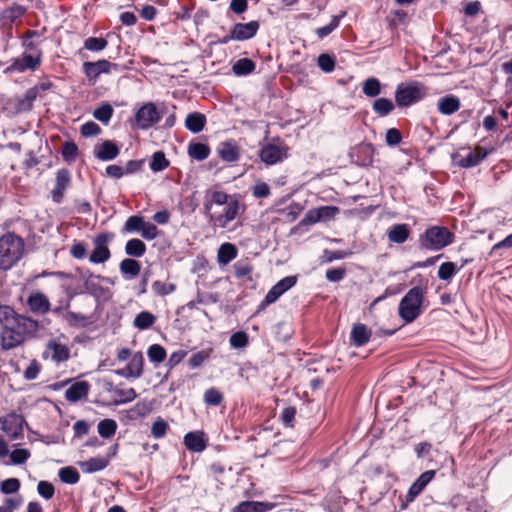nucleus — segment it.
<instances>
[{"label": "nucleus", "instance_id": "nucleus-61", "mask_svg": "<svg viewBox=\"0 0 512 512\" xmlns=\"http://www.w3.org/2000/svg\"><path fill=\"white\" fill-rule=\"evenodd\" d=\"M36 99V93L34 90L30 89L26 92L24 97L20 99L17 103V108L20 111H28L32 108L33 102Z\"/></svg>", "mask_w": 512, "mask_h": 512}, {"label": "nucleus", "instance_id": "nucleus-60", "mask_svg": "<svg viewBox=\"0 0 512 512\" xmlns=\"http://www.w3.org/2000/svg\"><path fill=\"white\" fill-rule=\"evenodd\" d=\"M229 343L232 348H244L248 344V336L243 331L235 332L230 336Z\"/></svg>", "mask_w": 512, "mask_h": 512}, {"label": "nucleus", "instance_id": "nucleus-24", "mask_svg": "<svg viewBox=\"0 0 512 512\" xmlns=\"http://www.w3.org/2000/svg\"><path fill=\"white\" fill-rule=\"evenodd\" d=\"M219 157L225 162H235L239 159L240 150L233 141L221 142L217 147Z\"/></svg>", "mask_w": 512, "mask_h": 512}, {"label": "nucleus", "instance_id": "nucleus-10", "mask_svg": "<svg viewBox=\"0 0 512 512\" xmlns=\"http://www.w3.org/2000/svg\"><path fill=\"white\" fill-rule=\"evenodd\" d=\"M26 423L22 415L11 413L0 417L2 431L12 440H17L23 435V427Z\"/></svg>", "mask_w": 512, "mask_h": 512}, {"label": "nucleus", "instance_id": "nucleus-13", "mask_svg": "<svg viewBox=\"0 0 512 512\" xmlns=\"http://www.w3.org/2000/svg\"><path fill=\"white\" fill-rule=\"evenodd\" d=\"M239 211L240 203L238 200L234 199L225 205L223 213L219 215H212L211 220L214 222V225L220 228H226L231 221L236 219Z\"/></svg>", "mask_w": 512, "mask_h": 512}, {"label": "nucleus", "instance_id": "nucleus-12", "mask_svg": "<svg viewBox=\"0 0 512 512\" xmlns=\"http://www.w3.org/2000/svg\"><path fill=\"white\" fill-rule=\"evenodd\" d=\"M259 157L266 165L277 164L287 157V147L268 143L260 149Z\"/></svg>", "mask_w": 512, "mask_h": 512}, {"label": "nucleus", "instance_id": "nucleus-33", "mask_svg": "<svg viewBox=\"0 0 512 512\" xmlns=\"http://www.w3.org/2000/svg\"><path fill=\"white\" fill-rule=\"evenodd\" d=\"M120 272L126 279H132L139 275L141 266L140 263L131 258H125L120 262Z\"/></svg>", "mask_w": 512, "mask_h": 512}, {"label": "nucleus", "instance_id": "nucleus-43", "mask_svg": "<svg viewBox=\"0 0 512 512\" xmlns=\"http://www.w3.org/2000/svg\"><path fill=\"white\" fill-rule=\"evenodd\" d=\"M362 92L370 98L377 97L381 94V83L375 77H370L363 82Z\"/></svg>", "mask_w": 512, "mask_h": 512}, {"label": "nucleus", "instance_id": "nucleus-64", "mask_svg": "<svg viewBox=\"0 0 512 512\" xmlns=\"http://www.w3.org/2000/svg\"><path fill=\"white\" fill-rule=\"evenodd\" d=\"M38 494L46 500H50L55 493V488L52 483L48 481H40L37 485Z\"/></svg>", "mask_w": 512, "mask_h": 512}, {"label": "nucleus", "instance_id": "nucleus-18", "mask_svg": "<svg viewBox=\"0 0 512 512\" xmlns=\"http://www.w3.org/2000/svg\"><path fill=\"white\" fill-rule=\"evenodd\" d=\"M118 145L111 141L105 140L94 148V156L102 161H111L119 155Z\"/></svg>", "mask_w": 512, "mask_h": 512}, {"label": "nucleus", "instance_id": "nucleus-39", "mask_svg": "<svg viewBox=\"0 0 512 512\" xmlns=\"http://www.w3.org/2000/svg\"><path fill=\"white\" fill-rule=\"evenodd\" d=\"M210 154L208 145L200 142L190 143L188 146V155L197 161L205 160Z\"/></svg>", "mask_w": 512, "mask_h": 512}, {"label": "nucleus", "instance_id": "nucleus-27", "mask_svg": "<svg viewBox=\"0 0 512 512\" xmlns=\"http://www.w3.org/2000/svg\"><path fill=\"white\" fill-rule=\"evenodd\" d=\"M21 335L26 339L27 336H33L38 330V322L29 317L18 315L14 321Z\"/></svg>", "mask_w": 512, "mask_h": 512}, {"label": "nucleus", "instance_id": "nucleus-42", "mask_svg": "<svg viewBox=\"0 0 512 512\" xmlns=\"http://www.w3.org/2000/svg\"><path fill=\"white\" fill-rule=\"evenodd\" d=\"M156 321V317L149 311H141L134 318L133 324L139 330L149 329Z\"/></svg>", "mask_w": 512, "mask_h": 512}, {"label": "nucleus", "instance_id": "nucleus-11", "mask_svg": "<svg viewBox=\"0 0 512 512\" xmlns=\"http://www.w3.org/2000/svg\"><path fill=\"white\" fill-rule=\"evenodd\" d=\"M118 65L111 63L108 60L102 59L96 62H84L83 64V72L88 78V80L95 84L97 78L101 74H109L112 70H117Z\"/></svg>", "mask_w": 512, "mask_h": 512}, {"label": "nucleus", "instance_id": "nucleus-14", "mask_svg": "<svg viewBox=\"0 0 512 512\" xmlns=\"http://www.w3.org/2000/svg\"><path fill=\"white\" fill-rule=\"evenodd\" d=\"M259 27L258 21L236 23L231 29V38H234V41L249 40L257 34Z\"/></svg>", "mask_w": 512, "mask_h": 512}, {"label": "nucleus", "instance_id": "nucleus-30", "mask_svg": "<svg viewBox=\"0 0 512 512\" xmlns=\"http://www.w3.org/2000/svg\"><path fill=\"white\" fill-rule=\"evenodd\" d=\"M206 124V117L200 112L189 113L185 120V127L192 133H199Z\"/></svg>", "mask_w": 512, "mask_h": 512}, {"label": "nucleus", "instance_id": "nucleus-2", "mask_svg": "<svg viewBox=\"0 0 512 512\" xmlns=\"http://www.w3.org/2000/svg\"><path fill=\"white\" fill-rule=\"evenodd\" d=\"M424 295V288L415 286L401 299L398 306V314L405 323H412L421 315Z\"/></svg>", "mask_w": 512, "mask_h": 512}, {"label": "nucleus", "instance_id": "nucleus-63", "mask_svg": "<svg viewBox=\"0 0 512 512\" xmlns=\"http://www.w3.org/2000/svg\"><path fill=\"white\" fill-rule=\"evenodd\" d=\"M168 430V424L163 419L156 420L151 427V435L155 439L163 438Z\"/></svg>", "mask_w": 512, "mask_h": 512}, {"label": "nucleus", "instance_id": "nucleus-53", "mask_svg": "<svg viewBox=\"0 0 512 512\" xmlns=\"http://www.w3.org/2000/svg\"><path fill=\"white\" fill-rule=\"evenodd\" d=\"M145 223V220L141 216L133 215L128 217V219L125 222L124 230L126 232H141L143 225Z\"/></svg>", "mask_w": 512, "mask_h": 512}, {"label": "nucleus", "instance_id": "nucleus-54", "mask_svg": "<svg viewBox=\"0 0 512 512\" xmlns=\"http://www.w3.org/2000/svg\"><path fill=\"white\" fill-rule=\"evenodd\" d=\"M61 154L65 161L73 162L78 155V147L74 142L67 141L62 145Z\"/></svg>", "mask_w": 512, "mask_h": 512}, {"label": "nucleus", "instance_id": "nucleus-4", "mask_svg": "<svg viewBox=\"0 0 512 512\" xmlns=\"http://www.w3.org/2000/svg\"><path fill=\"white\" fill-rule=\"evenodd\" d=\"M427 95L426 87L419 82L400 83L395 90V101L398 107H410Z\"/></svg>", "mask_w": 512, "mask_h": 512}, {"label": "nucleus", "instance_id": "nucleus-37", "mask_svg": "<svg viewBox=\"0 0 512 512\" xmlns=\"http://www.w3.org/2000/svg\"><path fill=\"white\" fill-rule=\"evenodd\" d=\"M394 108L395 105L392 100L384 97L377 98L372 104L374 113L379 117H385L389 115L394 110Z\"/></svg>", "mask_w": 512, "mask_h": 512}, {"label": "nucleus", "instance_id": "nucleus-40", "mask_svg": "<svg viewBox=\"0 0 512 512\" xmlns=\"http://www.w3.org/2000/svg\"><path fill=\"white\" fill-rule=\"evenodd\" d=\"M113 393L116 396L113 404L116 406L132 402L137 397V393L133 388L121 389L116 387L113 389Z\"/></svg>", "mask_w": 512, "mask_h": 512}, {"label": "nucleus", "instance_id": "nucleus-17", "mask_svg": "<svg viewBox=\"0 0 512 512\" xmlns=\"http://www.w3.org/2000/svg\"><path fill=\"white\" fill-rule=\"evenodd\" d=\"M1 340L2 348L9 350L20 345L25 339L17 327L12 324L2 327Z\"/></svg>", "mask_w": 512, "mask_h": 512}, {"label": "nucleus", "instance_id": "nucleus-28", "mask_svg": "<svg viewBox=\"0 0 512 512\" xmlns=\"http://www.w3.org/2000/svg\"><path fill=\"white\" fill-rule=\"evenodd\" d=\"M460 100L455 95H446L438 100V111L443 115H451L459 110Z\"/></svg>", "mask_w": 512, "mask_h": 512}, {"label": "nucleus", "instance_id": "nucleus-6", "mask_svg": "<svg viewBox=\"0 0 512 512\" xmlns=\"http://www.w3.org/2000/svg\"><path fill=\"white\" fill-rule=\"evenodd\" d=\"M114 234L104 232L97 234L93 239L94 249L89 256V261L93 264H102L108 261L111 257V252L108 248V243L112 241Z\"/></svg>", "mask_w": 512, "mask_h": 512}, {"label": "nucleus", "instance_id": "nucleus-44", "mask_svg": "<svg viewBox=\"0 0 512 512\" xmlns=\"http://www.w3.org/2000/svg\"><path fill=\"white\" fill-rule=\"evenodd\" d=\"M97 430L102 438H110L116 433L117 423L110 418L103 419L98 423Z\"/></svg>", "mask_w": 512, "mask_h": 512}, {"label": "nucleus", "instance_id": "nucleus-16", "mask_svg": "<svg viewBox=\"0 0 512 512\" xmlns=\"http://www.w3.org/2000/svg\"><path fill=\"white\" fill-rule=\"evenodd\" d=\"M71 182V174L68 169H59L56 173L55 186L51 191L52 200L59 204L62 202L64 192Z\"/></svg>", "mask_w": 512, "mask_h": 512}, {"label": "nucleus", "instance_id": "nucleus-5", "mask_svg": "<svg viewBox=\"0 0 512 512\" xmlns=\"http://www.w3.org/2000/svg\"><path fill=\"white\" fill-rule=\"evenodd\" d=\"M42 63V52L32 55L23 52L21 56L13 58L10 65L4 70L5 74L24 73L28 70L36 71Z\"/></svg>", "mask_w": 512, "mask_h": 512}, {"label": "nucleus", "instance_id": "nucleus-55", "mask_svg": "<svg viewBox=\"0 0 512 512\" xmlns=\"http://www.w3.org/2000/svg\"><path fill=\"white\" fill-rule=\"evenodd\" d=\"M211 352L212 349L209 348L207 350H202L192 354L188 361L190 368L195 369L200 367L204 363V361L210 357Z\"/></svg>", "mask_w": 512, "mask_h": 512}, {"label": "nucleus", "instance_id": "nucleus-41", "mask_svg": "<svg viewBox=\"0 0 512 512\" xmlns=\"http://www.w3.org/2000/svg\"><path fill=\"white\" fill-rule=\"evenodd\" d=\"M146 252V245L140 239L134 238L126 242L125 253L131 257H142Z\"/></svg>", "mask_w": 512, "mask_h": 512}, {"label": "nucleus", "instance_id": "nucleus-56", "mask_svg": "<svg viewBox=\"0 0 512 512\" xmlns=\"http://www.w3.org/2000/svg\"><path fill=\"white\" fill-rule=\"evenodd\" d=\"M143 363V355L141 352H138L130 358L127 366L134 372V375L141 377L143 372Z\"/></svg>", "mask_w": 512, "mask_h": 512}, {"label": "nucleus", "instance_id": "nucleus-48", "mask_svg": "<svg viewBox=\"0 0 512 512\" xmlns=\"http://www.w3.org/2000/svg\"><path fill=\"white\" fill-rule=\"evenodd\" d=\"M18 314L8 305H0V324L2 327L14 324Z\"/></svg>", "mask_w": 512, "mask_h": 512}, {"label": "nucleus", "instance_id": "nucleus-51", "mask_svg": "<svg viewBox=\"0 0 512 512\" xmlns=\"http://www.w3.org/2000/svg\"><path fill=\"white\" fill-rule=\"evenodd\" d=\"M457 267L453 262H444L439 266L438 278L443 281H450L456 274Z\"/></svg>", "mask_w": 512, "mask_h": 512}, {"label": "nucleus", "instance_id": "nucleus-45", "mask_svg": "<svg viewBox=\"0 0 512 512\" xmlns=\"http://www.w3.org/2000/svg\"><path fill=\"white\" fill-rule=\"evenodd\" d=\"M58 476L63 483L70 485L76 484L80 479L79 472L72 466L61 468L58 472Z\"/></svg>", "mask_w": 512, "mask_h": 512}, {"label": "nucleus", "instance_id": "nucleus-7", "mask_svg": "<svg viewBox=\"0 0 512 512\" xmlns=\"http://www.w3.org/2000/svg\"><path fill=\"white\" fill-rule=\"evenodd\" d=\"M339 212L340 209L337 206H321L310 209L299 222V225L310 226L318 222H327L334 219Z\"/></svg>", "mask_w": 512, "mask_h": 512}, {"label": "nucleus", "instance_id": "nucleus-59", "mask_svg": "<svg viewBox=\"0 0 512 512\" xmlns=\"http://www.w3.org/2000/svg\"><path fill=\"white\" fill-rule=\"evenodd\" d=\"M176 289L174 284L164 283L161 281H154L152 283V290L156 295L166 296L173 293Z\"/></svg>", "mask_w": 512, "mask_h": 512}, {"label": "nucleus", "instance_id": "nucleus-62", "mask_svg": "<svg viewBox=\"0 0 512 512\" xmlns=\"http://www.w3.org/2000/svg\"><path fill=\"white\" fill-rule=\"evenodd\" d=\"M20 489V481L17 478H8L0 483V490L4 494H13Z\"/></svg>", "mask_w": 512, "mask_h": 512}, {"label": "nucleus", "instance_id": "nucleus-47", "mask_svg": "<svg viewBox=\"0 0 512 512\" xmlns=\"http://www.w3.org/2000/svg\"><path fill=\"white\" fill-rule=\"evenodd\" d=\"M147 356L150 362L159 364L165 360L167 353L165 348L160 344H152L147 350Z\"/></svg>", "mask_w": 512, "mask_h": 512}, {"label": "nucleus", "instance_id": "nucleus-36", "mask_svg": "<svg viewBox=\"0 0 512 512\" xmlns=\"http://www.w3.org/2000/svg\"><path fill=\"white\" fill-rule=\"evenodd\" d=\"M39 37V33L36 30H28L24 33L21 38V46L27 51L32 52V55H37V52H42L38 47V44L33 41V38Z\"/></svg>", "mask_w": 512, "mask_h": 512}, {"label": "nucleus", "instance_id": "nucleus-20", "mask_svg": "<svg viewBox=\"0 0 512 512\" xmlns=\"http://www.w3.org/2000/svg\"><path fill=\"white\" fill-rule=\"evenodd\" d=\"M51 354V359L55 363H62L69 359L70 357V350L65 345L60 343L58 340H50L47 343V351Z\"/></svg>", "mask_w": 512, "mask_h": 512}, {"label": "nucleus", "instance_id": "nucleus-35", "mask_svg": "<svg viewBox=\"0 0 512 512\" xmlns=\"http://www.w3.org/2000/svg\"><path fill=\"white\" fill-rule=\"evenodd\" d=\"M26 11L27 8L25 6L13 4L2 11L1 17L4 21H7L10 24H12L18 19L22 18Z\"/></svg>", "mask_w": 512, "mask_h": 512}, {"label": "nucleus", "instance_id": "nucleus-1", "mask_svg": "<svg viewBox=\"0 0 512 512\" xmlns=\"http://www.w3.org/2000/svg\"><path fill=\"white\" fill-rule=\"evenodd\" d=\"M24 241L14 233L0 238V269L9 270L16 265L24 254Z\"/></svg>", "mask_w": 512, "mask_h": 512}, {"label": "nucleus", "instance_id": "nucleus-22", "mask_svg": "<svg viewBox=\"0 0 512 512\" xmlns=\"http://www.w3.org/2000/svg\"><path fill=\"white\" fill-rule=\"evenodd\" d=\"M275 507L274 503L262 501H242L232 512H268Z\"/></svg>", "mask_w": 512, "mask_h": 512}, {"label": "nucleus", "instance_id": "nucleus-15", "mask_svg": "<svg viewBox=\"0 0 512 512\" xmlns=\"http://www.w3.org/2000/svg\"><path fill=\"white\" fill-rule=\"evenodd\" d=\"M435 474L436 472L434 470H427L420 474V476L410 486L406 495V501L413 502L434 479Z\"/></svg>", "mask_w": 512, "mask_h": 512}, {"label": "nucleus", "instance_id": "nucleus-32", "mask_svg": "<svg viewBox=\"0 0 512 512\" xmlns=\"http://www.w3.org/2000/svg\"><path fill=\"white\" fill-rule=\"evenodd\" d=\"M109 464V460L104 457H93L86 461L80 462L79 466L84 473H94L105 469Z\"/></svg>", "mask_w": 512, "mask_h": 512}, {"label": "nucleus", "instance_id": "nucleus-26", "mask_svg": "<svg viewBox=\"0 0 512 512\" xmlns=\"http://www.w3.org/2000/svg\"><path fill=\"white\" fill-rule=\"evenodd\" d=\"M488 155V151L481 146H477L474 150H471L465 157H463L459 166L463 168H471L477 166L481 161H483Z\"/></svg>", "mask_w": 512, "mask_h": 512}, {"label": "nucleus", "instance_id": "nucleus-50", "mask_svg": "<svg viewBox=\"0 0 512 512\" xmlns=\"http://www.w3.org/2000/svg\"><path fill=\"white\" fill-rule=\"evenodd\" d=\"M169 166V161L166 159L165 154L161 151L155 152L150 162V169L153 172H160Z\"/></svg>", "mask_w": 512, "mask_h": 512}, {"label": "nucleus", "instance_id": "nucleus-23", "mask_svg": "<svg viewBox=\"0 0 512 512\" xmlns=\"http://www.w3.org/2000/svg\"><path fill=\"white\" fill-rule=\"evenodd\" d=\"M371 337V330L362 323L355 324L352 327L350 340L355 347H362L367 344Z\"/></svg>", "mask_w": 512, "mask_h": 512}, {"label": "nucleus", "instance_id": "nucleus-9", "mask_svg": "<svg viewBox=\"0 0 512 512\" xmlns=\"http://www.w3.org/2000/svg\"><path fill=\"white\" fill-rule=\"evenodd\" d=\"M297 283V276H286L278 281L266 294L260 303L258 310L265 309L270 304L276 302L286 291L294 287Z\"/></svg>", "mask_w": 512, "mask_h": 512}, {"label": "nucleus", "instance_id": "nucleus-52", "mask_svg": "<svg viewBox=\"0 0 512 512\" xmlns=\"http://www.w3.org/2000/svg\"><path fill=\"white\" fill-rule=\"evenodd\" d=\"M222 401H223V395L218 389L211 387L205 391L204 402L207 405L218 406L221 404Z\"/></svg>", "mask_w": 512, "mask_h": 512}, {"label": "nucleus", "instance_id": "nucleus-49", "mask_svg": "<svg viewBox=\"0 0 512 512\" xmlns=\"http://www.w3.org/2000/svg\"><path fill=\"white\" fill-rule=\"evenodd\" d=\"M107 45V40L102 37H89L84 41V48L92 52L102 51L107 47Z\"/></svg>", "mask_w": 512, "mask_h": 512}, {"label": "nucleus", "instance_id": "nucleus-8", "mask_svg": "<svg viewBox=\"0 0 512 512\" xmlns=\"http://www.w3.org/2000/svg\"><path fill=\"white\" fill-rule=\"evenodd\" d=\"M161 115L154 103L148 102L140 107L135 113V123L137 128L148 130L159 122Z\"/></svg>", "mask_w": 512, "mask_h": 512}, {"label": "nucleus", "instance_id": "nucleus-38", "mask_svg": "<svg viewBox=\"0 0 512 512\" xmlns=\"http://www.w3.org/2000/svg\"><path fill=\"white\" fill-rule=\"evenodd\" d=\"M237 256V249L231 243H224L218 249L217 259L220 264L226 265L235 259Z\"/></svg>", "mask_w": 512, "mask_h": 512}, {"label": "nucleus", "instance_id": "nucleus-46", "mask_svg": "<svg viewBox=\"0 0 512 512\" xmlns=\"http://www.w3.org/2000/svg\"><path fill=\"white\" fill-rule=\"evenodd\" d=\"M114 109L109 103H104L93 112V116L96 120L103 124H108L113 116Z\"/></svg>", "mask_w": 512, "mask_h": 512}, {"label": "nucleus", "instance_id": "nucleus-29", "mask_svg": "<svg viewBox=\"0 0 512 512\" xmlns=\"http://www.w3.org/2000/svg\"><path fill=\"white\" fill-rule=\"evenodd\" d=\"M410 234L407 224H395L387 232V237L390 242L396 244L404 243Z\"/></svg>", "mask_w": 512, "mask_h": 512}, {"label": "nucleus", "instance_id": "nucleus-25", "mask_svg": "<svg viewBox=\"0 0 512 512\" xmlns=\"http://www.w3.org/2000/svg\"><path fill=\"white\" fill-rule=\"evenodd\" d=\"M27 304L34 313L46 314L50 310V302L46 295L37 292L28 297Z\"/></svg>", "mask_w": 512, "mask_h": 512}, {"label": "nucleus", "instance_id": "nucleus-31", "mask_svg": "<svg viewBox=\"0 0 512 512\" xmlns=\"http://www.w3.org/2000/svg\"><path fill=\"white\" fill-rule=\"evenodd\" d=\"M256 63L249 58H240L232 65V72L237 77L250 75L254 72Z\"/></svg>", "mask_w": 512, "mask_h": 512}, {"label": "nucleus", "instance_id": "nucleus-58", "mask_svg": "<svg viewBox=\"0 0 512 512\" xmlns=\"http://www.w3.org/2000/svg\"><path fill=\"white\" fill-rule=\"evenodd\" d=\"M30 452L27 449L19 448L10 453V462L13 465L24 464L30 458Z\"/></svg>", "mask_w": 512, "mask_h": 512}, {"label": "nucleus", "instance_id": "nucleus-21", "mask_svg": "<svg viewBox=\"0 0 512 512\" xmlns=\"http://www.w3.org/2000/svg\"><path fill=\"white\" fill-rule=\"evenodd\" d=\"M184 445L191 451L200 453L205 450L207 443L203 432H189L184 436Z\"/></svg>", "mask_w": 512, "mask_h": 512}, {"label": "nucleus", "instance_id": "nucleus-19", "mask_svg": "<svg viewBox=\"0 0 512 512\" xmlns=\"http://www.w3.org/2000/svg\"><path fill=\"white\" fill-rule=\"evenodd\" d=\"M90 384L87 381H77L73 383L66 391L65 398L69 402L76 403L86 399L89 393Z\"/></svg>", "mask_w": 512, "mask_h": 512}, {"label": "nucleus", "instance_id": "nucleus-3", "mask_svg": "<svg viewBox=\"0 0 512 512\" xmlns=\"http://www.w3.org/2000/svg\"><path fill=\"white\" fill-rule=\"evenodd\" d=\"M453 233L444 226H431L420 235V247L425 250L439 251L450 245L453 241Z\"/></svg>", "mask_w": 512, "mask_h": 512}, {"label": "nucleus", "instance_id": "nucleus-34", "mask_svg": "<svg viewBox=\"0 0 512 512\" xmlns=\"http://www.w3.org/2000/svg\"><path fill=\"white\" fill-rule=\"evenodd\" d=\"M95 279L109 282V278L101 275H95L90 272L88 273L87 276H84L85 289L94 296H100L103 292V288L97 282H95Z\"/></svg>", "mask_w": 512, "mask_h": 512}, {"label": "nucleus", "instance_id": "nucleus-57", "mask_svg": "<svg viewBox=\"0 0 512 512\" xmlns=\"http://www.w3.org/2000/svg\"><path fill=\"white\" fill-rule=\"evenodd\" d=\"M317 64L325 73H330L335 68V58L329 54L323 53L318 56Z\"/></svg>", "mask_w": 512, "mask_h": 512}]
</instances>
